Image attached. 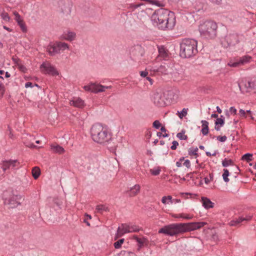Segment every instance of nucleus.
Masks as SVG:
<instances>
[{"label": "nucleus", "mask_w": 256, "mask_h": 256, "mask_svg": "<svg viewBox=\"0 0 256 256\" xmlns=\"http://www.w3.org/2000/svg\"><path fill=\"white\" fill-rule=\"evenodd\" d=\"M207 223L206 222H192L188 223L172 224L160 229L158 233L170 236L178 235L188 232L199 229Z\"/></svg>", "instance_id": "nucleus-1"}, {"label": "nucleus", "mask_w": 256, "mask_h": 256, "mask_svg": "<svg viewBox=\"0 0 256 256\" xmlns=\"http://www.w3.org/2000/svg\"><path fill=\"white\" fill-rule=\"evenodd\" d=\"M174 13L164 8L156 10L151 16V20L154 25L159 29H172L175 24Z\"/></svg>", "instance_id": "nucleus-2"}, {"label": "nucleus", "mask_w": 256, "mask_h": 256, "mask_svg": "<svg viewBox=\"0 0 256 256\" xmlns=\"http://www.w3.org/2000/svg\"><path fill=\"white\" fill-rule=\"evenodd\" d=\"M90 134L92 140L100 144L108 143L112 140L110 134L100 124L92 125Z\"/></svg>", "instance_id": "nucleus-3"}, {"label": "nucleus", "mask_w": 256, "mask_h": 256, "mask_svg": "<svg viewBox=\"0 0 256 256\" xmlns=\"http://www.w3.org/2000/svg\"><path fill=\"white\" fill-rule=\"evenodd\" d=\"M197 41L191 38H186L180 44V56L182 58H190L198 53Z\"/></svg>", "instance_id": "nucleus-4"}, {"label": "nucleus", "mask_w": 256, "mask_h": 256, "mask_svg": "<svg viewBox=\"0 0 256 256\" xmlns=\"http://www.w3.org/2000/svg\"><path fill=\"white\" fill-rule=\"evenodd\" d=\"M218 26L212 21H206L199 26L201 36L208 39H212L216 37Z\"/></svg>", "instance_id": "nucleus-5"}, {"label": "nucleus", "mask_w": 256, "mask_h": 256, "mask_svg": "<svg viewBox=\"0 0 256 256\" xmlns=\"http://www.w3.org/2000/svg\"><path fill=\"white\" fill-rule=\"evenodd\" d=\"M8 192H6L3 194V199L4 204L10 206V208H16L20 204L22 200H24L22 196L15 194L14 191H11L10 194V196L8 198L7 194Z\"/></svg>", "instance_id": "nucleus-6"}, {"label": "nucleus", "mask_w": 256, "mask_h": 256, "mask_svg": "<svg viewBox=\"0 0 256 256\" xmlns=\"http://www.w3.org/2000/svg\"><path fill=\"white\" fill-rule=\"evenodd\" d=\"M111 86H104L102 84L90 82L88 86H84V88L86 91L92 92L94 93L104 92L106 89L110 88Z\"/></svg>", "instance_id": "nucleus-7"}, {"label": "nucleus", "mask_w": 256, "mask_h": 256, "mask_svg": "<svg viewBox=\"0 0 256 256\" xmlns=\"http://www.w3.org/2000/svg\"><path fill=\"white\" fill-rule=\"evenodd\" d=\"M40 69L44 74H48L52 76L58 74L56 68L48 62H43L40 66Z\"/></svg>", "instance_id": "nucleus-8"}, {"label": "nucleus", "mask_w": 256, "mask_h": 256, "mask_svg": "<svg viewBox=\"0 0 256 256\" xmlns=\"http://www.w3.org/2000/svg\"><path fill=\"white\" fill-rule=\"evenodd\" d=\"M164 93H156L154 94V104L160 107H163L168 105L170 103V100L166 98Z\"/></svg>", "instance_id": "nucleus-9"}, {"label": "nucleus", "mask_w": 256, "mask_h": 256, "mask_svg": "<svg viewBox=\"0 0 256 256\" xmlns=\"http://www.w3.org/2000/svg\"><path fill=\"white\" fill-rule=\"evenodd\" d=\"M58 4L62 13L66 16L70 14L72 6L70 0H60Z\"/></svg>", "instance_id": "nucleus-10"}, {"label": "nucleus", "mask_w": 256, "mask_h": 256, "mask_svg": "<svg viewBox=\"0 0 256 256\" xmlns=\"http://www.w3.org/2000/svg\"><path fill=\"white\" fill-rule=\"evenodd\" d=\"M238 36L236 34H229L225 36L224 40L222 42L224 46H234L238 42Z\"/></svg>", "instance_id": "nucleus-11"}, {"label": "nucleus", "mask_w": 256, "mask_h": 256, "mask_svg": "<svg viewBox=\"0 0 256 256\" xmlns=\"http://www.w3.org/2000/svg\"><path fill=\"white\" fill-rule=\"evenodd\" d=\"M251 58H252L250 56H244L238 58L235 60V61L230 60L228 62V65L231 67H238L248 62Z\"/></svg>", "instance_id": "nucleus-12"}, {"label": "nucleus", "mask_w": 256, "mask_h": 256, "mask_svg": "<svg viewBox=\"0 0 256 256\" xmlns=\"http://www.w3.org/2000/svg\"><path fill=\"white\" fill-rule=\"evenodd\" d=\"M252 80H242L238 84V87L242 92H248L252 90Z\"/></svg>", "instance_id": "nucleus-13"}, {"label": "nucleus", "mask_w": 256, "mask_h": 256, "mask_svg": "<svg viewBox=\"0 0 256 256\" xmlns=\"http://www.w3.org/2000/svg\"><path fill=\"white\" fill-rule=\"evenodd\" d=\"M149 67H150V70L151 74H166L168 73V68L165 65H160L159 67L156 66H150Z\"/></svg>", "instance_id": "nucleus-14"}, {"label": "nucleus", "mask_w": 256, "mask_h": 256, "mask_svg": "<svg viewBox=\"0 0 256 256\" xmlns=\"http://www.w3.org/2000/svg\"><path fill=\"white\" fill-rule=\"evenodd\" d=\"M158 55L156 58L158 60H167L169 58L170 53L168 50L163 46H158Z\"/></svg>", "instance_id": "nucleus-15"}, {"label": "nucleus", "mask_w": 256, "mask_h": 256, "mask_svg": "<svg viewBox=\"0 0 256 256\" xmlns=\"http://www.w3.org/2000/svg\"><path fill=\"white\" fill-rule=\"evenodd\" d=\"M19 164L17 160H4L2 162V168L3 170V171L4 172L10 168H14L16 166V164Z\"/></svg>", "instance_id": "nucleus-16"}, {"label": "nucleus", "mask_w": 256, "mask_h": 256, "mask_svg": "<svg viewBox=\"0 0 256 256\" xmlns=\"http://www.w3.org/2000/svg\"><path fill=\"white\" fill-rule=\"evenodd\" d=\"M128 232H130V229L128 226V224H122L118 228L116 238H118L121 237L124 234Z\"/></svg>", "instance_id": "nucleus-17"}, {"label": "nucleus", "mask_w": 256, "mask_h": 256, "mask_svg": "<svg viewBox=\"0 0 256 256\" xmlns=\"http://www.w3.org/2000/svg\"><path fill=\"white\" fill-rule=\"evenodd\" d=\"M202 206L206 209H209L212 208L214 206V203L212 202L210 199L206 197L202 198Z\"/></svg>", "instance_id": "nucleus-18"}, {"label": "nucleus", "mask_w": 256, "mask_h": 256, "mask_svg": "<svg viewBox=\"0 0 256 256\" xmlns=\"http://www.w3.org/2000/svg\"><path fill=\"white\" fill-rule=\"evenodd\" d=\"M76 36L75 32H72L68 31L64 32L62 35V38L68 41H72L74 40Z\"/></svg>", "instance_id": "nucleus-19"}, {"label": "nucleus", "mask_w": 256, "mask_h": 256, "mask_svg": "<svg viewBox=\"0 0 256 256\" xmlns=\"http://www.w3.org/2000/svg\"><path fill=\"white\" fill-rule=\"evenodd\" d=\"M131 54L136 57L142 56L143 55V50L140 46L138 45L134 47L131 52Z\"/></svg>", "instance_id": "nucleus-20"}, {"label": "nucleus", "mask_w": 256, "mask_h": 256, "mask_svg": "<svg viewBox=\"0 0 256 256\" xmlns=\"http://www.w3.org/2000/svg\"><path fill=\"white\" fill-rule=\"evenodd\" d=\"M70 104L78 108H82L84 105V102L80 98H76L70 101Z\"/></svg>", "instance_id": "nucleus-21"}, {"label": "nucleus", "mask_w": 256, "mask_h": 256, "mask_svg": "<svg viewBox=\"0 0 256 256\" xmlns=\"http://www.w3.org/2000/svg\"><path fill=\"white\" fill-rule=\"evenodd\" d=\"M214 124V129L217 131L220 130V128L223 126L224 124V118H217L215 120Z\"/></svg>", "instance_id": "nucleus-22"}, {"label": "nucleus", "mask_w": 256, "mask_h": 256, "mask_svg": "<svg viewBox=\"0 0 256 256\" xmlns=\"http://www.w3.org/2000/svg\"><path fill=\"white\" fill-rule=\"evenodd\" d=\"M48 51L49 54L51 56H54L56 54L58 53L56 43L53 45L49 46L48 48Z\"/></svg>", "instance_id": "nucleus-23"}, {"label": "nucleus", "mask_w": 256, "mask_h": 256, "mask_svg": "<svg viewBox=\"0 0 256 256\" xmlns=\"http://www.w3.org/2000/svg\"><path fill=\"white\" fill-rule=\"evenodd\" d=\"M96 212L102 214L104 212L109 211V208L108 206L106 205L99 204L96 206Z\"/></svg>", "instance_id": "nucleus-24"}, {"label": "nucleus", "mask_w": 256, "mask_h": 256, "mask_svg": "<svg viewBox=\"0 0 256 256\" xmlns=\"http://www.w3.org/2000/svg\"><path fill=\"white\" fill-rule=\"evenodd\" d=\"M140 186L138 184H136L134 187L130 188L129 192L130 196H131L136 195L140 191Z\"/></svg>", "instance_id": "nucleus-25"}, {"label": "nucleus", "mask_w": 256, "mask_h": 256, "mask_svg": "<svg viewBox=\"0 0 256 256\" xmlns=\"http://www.w3.org/2000/svg\"><path fill=\"white\" fill-rule=\"evenodd\" d=\"M134 238L136 240V242L138 243V249L140 250L144 245V244L147 242L146 239L145 238H140L137 236H134Z\"/></svg>", "instance_id": "nucleus-26"}, {"label": "nucleus", "mask_w": 256, "mask_h": 256, "mask_svg": "<svg viewBox=\"0 0 256 256\" xmlns=\"http://www.w3.org/2000/svg\"><path fill=\"white\" fill-rule=\"evenodd\" d=\"M40 174V170L38 166L33 168L32 170V175L34 178L36 180L37 179Z\"/></svg>", "instance_id": "nucleus-27"}, {"label": "nucleus", "mask_w": 256, "mask_h": 256, "mask_svg": "<svg viewBox=\"0 0 256 256\" xmlns=\"http://www.w3.org/2000/svg\"><path fill=\"white\" fill-rule=\"evenodd\" d=\"M51 148L52 150L56 153L62 154L64 152V148L59 145L51 146Z\"/></svg>", "instance_id": "nucleus-28"}, {"label": "nucleus", "mask_w": 256, "mask_h": 256, "mask_svg": "<svg viewBox=\"0 0 256 256\" xmlns=\"http://www.w3.org/2000/svg\"><path fill=\"white\" fill-rule=\"evenodd\" d=\"M56 46L58 47V52L60 50H64L68 48V44L62 42H58L56 43Z\"/></svg>", "instance_id": "nucleus-29"}, {"label": "nucleus", "mask_w": 256, "mask_h": 256, "mask_svg": "<svg viewBox=\"0 0 256 256\" xmlns=\"http://www.w3.org/2000/svg\"><path fill=\"white\" fill-rule=\"evenodd\" d=\"M117 256H136V254L130 251L122 250Z\"/></svg>", "instance_id": "nucleus-30"}, {"label": "nucleus", "mask_w": 256, "mask_h": 256, "mask_svg": "<svg viewBox=\"0 0 256 256\" xmlns=\"http://www.w3.org/2000/svg\"><path fill=\"white\" fill-rule=\"evenodd\" d=\"M186 130H182L181 132H178L176 134V137L181 140H186L188 137L186 135H184Z\"/></svg>", "instance_id": "nucleus-31"}, {"label": "nucleus", "mask_w": 256, "mask_h": 256, "mask_svg": "<svg viewBox=\"0 0 256 256\" xmlns=\"http://www.w3.org/2000/svg\"><path fill=\"white\" fill-rule=\"evenodd\" d=\"M222 165L224 167H227L228 166H233L234 164L232 160L224 158L222 161Z\"/></svg>", "instance_id": "nucleus-32"}, {"label": "nucleus", "mask_w": 256, "mask_h": 256, "mask_svg": "<svg viewBox=\"0 0 256 256\" xmlns=\"http://www.w3.org/2000/svg\"><path fill=\"white\" fill-rule=\"evenodd\" d=\"M198 151V148L197 147L194 148H190L188 150V154L190 156H194L196 158L198 156L197 153Z\"/></svg>", "instance_id": "nucleus-33"}, {"label": "nucleus", "mask_w": 256, "mask_h": 256, "mask_svg": "<svg viewBox=\"0 0 256 256\" xmlns=\"http://www.w3.org/2000/svg\"><path fill=\"white\" fill-rule=\"evenodd\" d=\"M244 218L240 217L238 218L236 220H231L230 222V224L231 226H236L240 224L242 222L244 221Z\"/></svg>", "instance_id": "nucleus-34"}, {"label": "nucleus", "mask_w": 256, "mask_h": 256, "mask_svg": "<svg viewBox=\"0 0 256 256\" xmlns=\"http://www.w3.org/2000/svg\"><path fill=\"white\" fill-rule=\"evenodd\" d=\"M252 154L246 153L244 154L242 157V160L249 162L252 160Z\"/></svg>", "instance_id": "nucleus-35"}, {"label": "nucleus", "mask_w": 256, "mask_h": 256, "mask_svg": "<svg viewBox=\"0 0 256 256\" xmlns=\"http://www.w3.org/2000/svg\"><path fill=\"white\" fill-rule=\"evenodd\" d=\"M223 171H224V173L222 174V178H223L225 182H228L230 180L229 178H228V176L230 175V172L227 169H224Z\"/></svg>", "instance_id": "nucleus-36"}, {"label": "nucleus", "mask_w": 256, "mask_h": 256, "mask_svg": "<svg viewBox=\"0 0 256 256\" xmlns=\"http://www.w3.org/2000/svg\"><path fill=\"white\" fill-rule=\"evenodd\" d=\"M188 110V108H184L180 112L178 111L176 114L178 116L179 118L182 119L187 114Z\"/></svg>", "instance_id": "nucleus-37"}, {"label": "nucleus", "mask_w": 256, "mask_h": 256, "mask_svg": "<svg viewBox=\"0 0 256 256\" xmlns=\"http://www.w3.org/2000/svg\"><path fill=\"white\" fill-rule=\"evenodd\" d=\"M128 226L129 227L130 229V232H137L140 230V228H138V226L136 225H128Z\"/></svg>", "instance_id": "nucleus-38"}, {"label": "nucleus", "mask_w": 256, "mask_h": 256, "mask_svg": "<svg viewBox=\"0 0 256 256\" xmlns=\"http://www.w3.org/2000/svg\"><path fill=\"white\" fill-rule=\"evenodd\" d=\"M124 240V238H122L114 242V248H119L123 244Z\"/></svg>", "instance_id": "nucleus-39"}, {"label": "nucleus", "mask_w": 256, "mask_h": 256, "mask_svg": "<svg viewBox=\"0 0 256 256\" xmlns=\"http://www.w3.org/2000/svg\"><path fill=\"white\" fill-rule=\"evenodd\" d=\"M18 25L20 26V28L22 30L23 32H26V27L25 25V24L24 23L23 20L22 21H21L20 22H18Z\"/></svg>", "instance_id": "nucleus-40"}, {"label": "nucleus", "mask_w": 256, "mask_h": 256, "mask_svg": "<svg viewBox=\"0 0 256 256\" xmlns=\"http://www.w3.org/2000/svg\"><path fill=\"white\" fill-rule=\"evenodd\" d=\"M1 17L5 21L8 22L10 20V18L6 12H2L1 14Z\"/></svg>", "instance_id": "nucleus-41"}, {"label": "nucleus", "mask_w": 256, "mask_h": 256, "mask_svg": "<svg viewBox=\"0 0 256 256\" xmlns=\"http://www.w3.org/2000/svg\"><path fill=\"white\" fill-rule=\"evenodd\" d=\"M152 126L154 128H156V129H158L161 126V124L160 123V122L158 120H156L152 124Z\"/></svg>", "instance_id": "nucleus-42"}, {"label": "nucleus", "mask_w": 256, "mask_h": 256, "mask_svg": "<svg viewBox=\"0 0 256 256\" xmlns=\"http://www.w3.org/2000/svg\"><path fill=\"white\" fill-rule=\"evenodd\" d=\"M172 145L171 146L170 148L172 150H175L176 149L177 146H178V142L177 141L174 140L172 142Z\"/></svg>", "instance_id": "nucleus-43"}, {"label": "nucleus", "mask_w": 256, "mask_h": 256, "mask_svg": "<svg viewBox=\"0 0 256 256\" xmlns=\"http://www.w3.org/2000/svg\"><path fill=\"white\" fill-rule=\"evenodd\" d=\"M53 202L58 207L60 208L62 202L60 200H58V198H54L53 200Z\"/></svg>", "instance_id": "nucleus-44"}, {"label": "nucleus", "mask_w": 256, "mask_h": 256, "mask_svg": "<svg viewBox=\"0 0 256 256\" xmlns=\"http://www.w3.org/2000/svg\"><path fill=\"white\" fill-rule=\"evenodd\" d=\"M252 90H254V92H256V78H252Z\"/></svg>", "instance_id": "nucleus-45"}, {"label": "nucleus", "mask_w": 256, "mask_h": 256, "mask_svg": "<svg viewBox=\"0 0 256 256\" xmlns=\"http://www.w3.org/2000/svg\"><path fill=\"white\" fill-rule=\"evenodd\" d=\"M226 139L227 138L226 136H217V140L220 142H224Z\"/></svg>", "instance_id": "nucleus-46"}, {"label": "nucleus", "mask_w": 256, "mask_h": 256, "mask_svg": "<svg viewBox=\"0 0 256 256\" xmlns=\"http://www.w3.org/2000/svg\"><path fill=\"white\" fill-rule=\"evenodd\" d=\"M160 169H158V170H150L152 174L154 176L158 175L160 174Z\"/></svg>", "instance_id": "nucleus-47"}, {"label": "nucleus", "mask_w": 256, "mask_h": 256, "mask_svg": "<svg viewBox=\"0 0 256 256\" xmlns=\"http://www.w3.org/2000/svg\"><path fill=\"white\" fill-rule=\"evenodd\" d=\"M201 122L202 123V127L204 128H208V122L205 120H202Z\"/></svg>", "instance_id": "nucleus-48"}, {"label": "nucleus", "mask_w": 256, "mask_h": 256, "mask_svg": "<svg viewBox=\"0 0 256 256\" xmlns=\"http://www.w3.org/2000/svg\"><path fill=\"white\" fill-rule=\"evenodd\" d=\"M208 130H209L208 128H202V130H201V132H202V134L204 136H206V135L208 134Z\"/></svg>", "instance_id": "nucleus-49"}, {"label": "nucleus", "mask_w": 256, "mask_h": 256, "mask_svg": "<svg viewBox=\"0 0 256 256\" xmlns=\"http://www.w3.org/2000/svg\"><path fill=\"white\" fill-rule=\"evenodd\" d=\"M7 134L9 138H14L13 134H12V130L8 127V130L7 132Z\"/></svg>", "instance_id": "nucleus-50"}, {"label": "nucleus", "mask_w": 256, "mask_h": 256, "mask_svg": "<svg viewBox=\"0 0 256 256\" xmlns=\"http://www.w3.org/2000/svg\"><path fill=\"white\" fill-rule=\"evenodd\" d=\"M184 165L187 168H190V161L188 160H186L184 162Z\"/></svg>", "instance_id": "nucleus-51"}, {"label": "nucleus", "mask_w": 256, "mask_h": 256, "mask_svg": "<svg viewBox=\"0 0 256 256\" xmlns=\"http://www.w3.org/2000/svg\"><path fill=\"white\" fill-rule=\"evenodd\" d=\"M230 112L232 114H236L237 110H236V109L234 107L232 106V107L230 108Z\"/></svg>", "instance_id": "nucleus-52"}, {"label": "nucleus", "mask_w": 256, "mask_h": 256, "mask_svg": "<svg viewBox=\"0 0 256 256\" xmlns=\"http://www.w3.org/2000/svg\"><path fill=\"white\" fill-rule=\"evenodd\" d=\"M4 91L3 82L0 80V92L3 93Z\"/></svg>", "instance_id": "nucleus-53"}, {"label": "nucleus", "mask_w": 256, "mask_h": 256, "mask_svg": "<svg viewBox=\"0 0 256 256\" xmlns=\"http://www.w3.org/2000/svg\"><path fill=\"white\" fill-rule=\"evenodd\" d=\"M14 14L15 16L14 19L16 20H18V18H20V16L18 14V13L16 11L14 12Z\"/></svg>", "instance_id": "nucleus-54"}, {"label": "nucleus", "mask_w": 256, "mask_h": 256, "mask_svg": "<svg viewBox=\"0 0 256 256\" xmlns=\"http://www.w3.org/2000/svg\"><path fill=\"white\" fill-rule=\"evenodd\" d=\"M210 0L212 3L216 4H220L222 2V0Z\"/></svg>", "instance_id": "nucleus-55"}, {"label": "nucleus", "mask_w": 256, "mask_h": 256, "mask_svg": "<svg viewBox=\"0 0 256 256\" xmlns=\"http://www.w3.org/2000/svg\"><path fill=\"white\" fill-rule=\"evenodd\" d=\"M240 112V116H244V117H246V112L242 110V109H240L239 111Z\"/></svg>", "instance_id": "nucleus-56"}, {"label": "nucleus", "mask_w": 256, "mask_h": 256, "mask_svg": "<svg viewBox=\"0 0 256 256\" xmlns=\"http://www.w3.org/2000/svg\"><path fill=\"white\" fill-rule=\"evenodd\" d=\"M116 147H117V146H110L108 148L110 152L115 153Z\"/></svg>", "instance_id": "nucleus-57"}, {"label": "nucleus", "mask_w": 256, "mask_h": 256, "mask_svg": "<svg viewBox=\"0 0 256 256\" xmlns=\"http://www.w3.org/2000/svg\"><path fill=\"white\" fill-rule=\"evenodd\" d=\"M148 74V72L146 71H142L140 72V76H142V77H146L147 76V75Z\"/></svg>", "instance_id": "nucleus-58"}, {"label": "nucleus", "mask_w": 256, "mask_h": 256, "mask_svg": "<svg viewBox=\"0 0 256 256\" xmlns=\"http://www.w3.org/2000/svg\"><path fill=\"white\" fill-rule=\"evenodd\" d=\"M32 86H33L31 82H26L25 84V87L26 88H28L29 87H32Z\"/></svg>", "instance_id": "nucleus-59"}, {"label": "nucleus", "mask_w": 256, "mask_h": 256, "mask_svg": "<svg viewBox=\"0 0 256 256\" xmlns=\"http://www.w3.org/2000/svg\"><path fill=\"white\" fill-rule=\"evenodd\" d=\"M166 198L167 200H168L170 203H172V204L174 203L173 199L172 198V196H166Z\"/></svg>", "instance_id": "nucleus-60"}, {"label": "nucleus", "mask_w": 256, "mask_h": 256, "mask_svg": "<svg viewBox=\"0 0 256 256\" xmlns=\"http://www.w3.org/2000/svg\"><path fill=\"white\" fill-rule=\"evenodd\" d=\"M19 68L21 71L24 72L26 70V68L22 65L20 66H19Z\"/></svg>", "instance_id": "nucleus-61"}, {"label": "nucleus", "mask_w": 256, "mask_h": 256, "mask_svg": "<svg viewBox=\"0 0 256 256\" xmlns=\"http://www.w3.org/2000/svg\"><path fill=\"white\" fill-rule=\"evenodd\" d=\"M234 171L236 174H238V172L240 171V170L237 166L234 165Z\"/></svg>", "instance_id": "nucleus-62"}, {"label": "nucleus", "mask_w": 256, "mask_h": 256, "mask_svg": "<svg viewBox=\"0 0 256 256\" xmlns=\"http://www.w3.org/2000/svg\"><path fill=\"white\" fill-rule=\"evenodd\" d=\"M252 216L250 215L247 216L246 218H244V220H250L252 218Z\"/></svg>", "instance_id": "nucleus-63"}, {"label": "nucleus", "mask_w": 256, "mask_h": 256, "mask_svg": "<svg viewBox=\"0 0 256 256\" xmlns=\"http://www.w3.org/2000/svg\"><path fill=\"white\" fill-rule=\"evenodd\" d=\"M27 146L30 148H36L37 146H35L34 144H30L26 145Z\"/></svg>", "instance_id": "nucleus-64"}]
</instances>
